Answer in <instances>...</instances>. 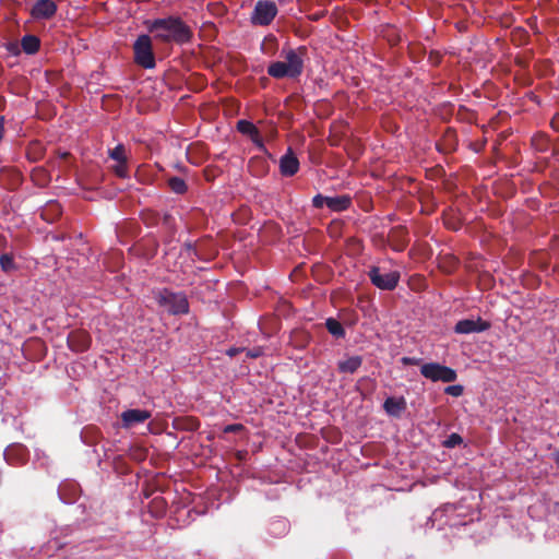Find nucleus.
<instances>
[{
  "label": "nucleus",
  "instance_id": "f257e3e1",
  "mask_svg": "<svg viewBox=\"0 0 559 559\" xmlns=\"http://www.w3.org/2000/svg\"><path fill=\"white\" fill-rule=\"evenodd\" d=\"M147 29L162 43H175L185 45L192 40V28L180 17L169 15L163 19H155L146 23Z\"/></svg>",
  "mask_w": 559,
  "mask_h": 559
},
{
  "label": "nucleus",
  "instance_id": "f03ea898",
  "mask_svg": "<svg viewBox=\"0 0 559 559\" xmlns=\"http://www.w3.org/2000/svg\"><path fill=\"white\" fill-rule=\"evenodd\" d=\"M281 57L285 61H274L267 67V74L274 79H297L299 78L305 68V59L308 57V48L299 46L297 48H283Z\"/></svg>",
  "mask_w": 559,
  "mask_h": 559
},
{
  "label": "nucleus",
  "instance_id": "7ed1b4c3",
  "mask_svg": "<svg viewBox=\"0 0 559 559\" xmlns=\"http://www.w3.org/2000/svg\"><path fill=\"white\" fill-rule=\"evenodd\" d=\"M155 300L170 314L178 316L189 312V301L185 293H174L164 288L156 294Z\"/></svg>",
  "mask_w": 559,
  "mask_h": 559
},
{
  "label": "nucleus",
  "instance_id": "20e7f679",
  "mask_svg": "<svg viewBox=\"0 0 559 559\" xmlns=\"http://www.w3.org/2000/svg\"><path fill=\"white\" fill-rule=\"evenodd\" d=\"M133 60L143 69H153L156 66L152 39L148 35L138 36L133 44Z\"/></svg>",
  "mask_w": 559,
  "mask_h": 559
},
{
  "label": "nucleus",
  "instance_id": "39448f33",
  "mask_svg": "<svg viewBox=\"0 0 559 559\" xmlns=\"http://www.w3.org/2000/svg\"><path fill=\"white\" fill-rule=\"evenodd\" d=\"M278 13L277 5L272 0H258L250 14V23L254 26L270 25Z\"/></svg>",
  "mask_w": 559,
  "mask_h": 559
},
{
  "label": "nucleus",
  "instance_id": "423d86ee",
  "mask_svg": "<svg viewBox=\"0 0 559 559\" xmlns=\"http://www.w3.org/2000/svg\"><path fill=\"white\" fill-rule=\"evenodd\" d=\"M420 373L423 377L433 382L441 381L444 383H450L454 382L457 378V373L454 369L438 362L424 364L420 367Z\"/></svg>",
  "mask_w": 559,
  "mask_h": 559
},
{
  "label": "nucleus",
  "instance_id": "0eeeda50",
  "mask_svg": "<svg viewBox=\"0 0 559 559\" xmlns=\"http://www.w3.org/2000/svg\"><path fill=\"white\" fill-rule=\"evenodd\" d=\"M368 276L370 282L378 288L383 290H393L400 281V273L396 271L388 272L385 274L381 273L379 266L370 267L368 272Z\"/></svg>",
  "mask_w": 559,
  "mask_h": 559
},
{
  "label": "nucleus",
  "instance_id": "6e6552de",
  "mask_svg": "<svg viewBox=\"0 0 559 559\" xmlns=\"http://www.w3.org/2000/svg\"><path fill=\"white\" fill-rule=\"evenodd\" d=\"M152 416V413L146 409H140V408H130L121 413L120 419H121V426L124 429H130L135 427L139 424H142L150 419Z\"/></svg>",
  "mask_w": 559,
  "mask_h": 559
},
{
  "label": "nucleus",
  "instance_id": "1a4fd4ad",
  "mask_svg": "<svg viewBox=\"0 0 559 559\" xmlns=\"http://www.w3.org/2000/svg\"><path fill=\"white\" fill-rule=\"evenodd\" d=\"M67 344L72 352L83 353L91 346V336L84 330H74L68 334Z\"/></svg>",
  "mask_w": 559,
  "mask_h": 559
},
{
  "label": "nucleus",
  "instance_id": "9d476101",
  "mask_svg": "<svg viewBox=\"0 0 559 559\" xmlns=\"http://www.w3.org/2000/svg\"><path fill=\"white\" fill-rule=\"evenodd\" d=\"M58 7L52 0H37L32 9L31 15L34 20H50L57 13Z\"/></svg>",
  "mask_w": 559,
  "mask_h": 559
},
{
  "label": "nucleus",
  "instance_id": "9b49d317",
  "mask_svg": "<svg viewBox=\"0 0 559 559\" xmlns=\"http://www.w3.org/2000/svg\"><path fill=\"white\" fill-rule=\"evenodd\" d=\"M489 328L490 323L484 321L481 318H478L477 320L463 319L456 322L454 332L456 334L480 333L487 331Z\"/></svg>",
  "mask_w": 559,
  "mask_h": 559
},
{
  "label": "nucleus",
  "instance_id": "f8f14e48",
  "mask_svg": "<svg viewBox=\"0 0 559 559\" xmlns=\"http://www.w3.org/2000/svg\"><path fill=\"white\" fill-rule=\"evenodd\" d=\"M299 170V160L292 148L280 158V171L284 177H292Z\"/></svg>",
  "mask_w": 559,
  "mask_h": 559
},
{
  "label": "nucleus",
  "instance_id": "ddd939ff",
  "mask_svg": "<svg viewBox=\"0 0 559 559\" xmlns=\"http://www.w3.org/2000/svg\"><path fill=\"white\" fill-rule=\"evenodd\" d=\"M237 130L250 138V140L259 147L264 148L263 139L260 134L259 129L248 120H239L237 121Z\"/></svg>",
  "mask_w": 559,
  "mask_h": 559
},
{
  "label": "nucleus",
  "instance_id": "4468645a",
  "mask_svg": "<svg viewBox=\"0 0 559 559\" xmlns=\"http://www.w3.org/2000/svg\"><path fill=\"white\" fill-rule=\"evenodd\" d=\"M390 246L394 251L401 252L403 251L407 243V230L405 227L397 226L391 229L389 234Z\"/></svg>",
  "mask_w": 559,
  "mask_h": 559
},
{
  "label": "nucleus",
  "instance_id": "2eb2a0df",
  "mask_svg": "<svg viewBox=\"0 0 559 559\" xmlns=\"http://www.w3.org/2000/svg\"><path fill=\"white\" fill-rule=\"evenodd\" d=\"M407 407L406 401L403 396L388 397L383 403L385 413L392 417L399 418Z\"/></svg>",
  "mask_w": 559,
  "mask_h": 559
},
{
  "label": "nucleus",
  "instance_id": "dca6fc26",
  "mask_svg": "<svg viewBox=\"0 0 559 559\" xmlns=\"http://www.w3.org/2000/svg\"><path fill=\"white\" fill-rule=\"evenodd\" d=\"M457 147V135L455 130L448 128L442 136L440 143H437V148L442 153H451Z\"/></svg>",
  "mask_w": 559,
  "mask_h": 559
},
{
  "label": "nucleus",
  "instance_id": "f3484780",
  "mask_svg": "<svg viewBox=\"0 0 559 559\" xmlns=\"http://www.w3.org/2000/svg\"><path fill=\"white\" fill-rule=\"evenodd\" d=\"M352 206V197L348 194L329 197L328 207L333 212H344Z\"/></svg>",
  "mask_w": 559,
  "mask_h": 559
},
{
  "label": "nucleus",
  "instance_id": "a211bd4d",
  "mask_svg": "<svg viewBox=\"0 0 559 559\" xmlns=\"http://www.w3.org/2000/svg\"><path fill=\"white\" fill-rule=\"evenodd\" d=\"M362 364L361 356H352L345 360L338 361L337 370L341 373H355Z\"/></svg>",
  "mask_w": 559,
  "mask_h": 559
},
{
  "label": "nucleus",
  "instance_id": "6ab92c4d",
  "mask_svg": "<svg viewBox=\"0 0 559 559\" xmlns=\"http://www.w3.org/2000/svg\"><path fill=\"white\" fill-rule=\"evenodd\" d=\"M21 46L25 53L34 55L40 48V40L35 35H25L21 39Z\"/></svg>",
  "mask_w": 559,
  "mask_h": 559
},
{
  "label": "nucleus",
  "instance_id": "aec40b11",
  "mask_svg": "<svg viewBox=\"0 0 559 559\" xmlns=\"http://www.w3.org/2000/svg\"><path fill=\"white\" fill-rule=\"evenodd\" d=\"M531 143L537 152L545 153L550 147V138L544 132H537L532 136Z\"/></svg>",
  "mask_w": 559,
  "mask_h": 559
},
{
  "label": "nucleus",
  "instance_id": "412c9836",
  "mask_svg": "<svg viewBox=\"0 0 559 559\" xmlns=\"http://www.w3.org/2000/svg\"><path fill=\"white\" fill-rule=\"evenodd\" d=\"M289 528V522L286 519H275L270 522L269 531L275 537H281L287 533Z\"/></svg>",
  "mask_w": 559,
  "mask_h": 559
},
{
  "label": "nucleus",
  "instance_id": "4be33fe9",
  "mask_svg": "<svg viewBox=\"0 0 559 559\" xmlns=\"http://www.w3.org/2000/svg\"><path fill=\"white\" fill-rule=\"evenodd\" d=\"M325 328L329 331L331 335H333L336 338H343L345 337V330L340 321H337L334 318H328L325 321Z\"/></svg>",
  "mask_w": 559,
  "mask_h": 559
},
{
  "label": "nucleus",
  "instance_id": "5701e85b",
  "mask_svg": "<svg viewBox=\"0 0 559 559\" xmlns=\"http://www.w3.org/2000/svg\"><path fill=\"white\" fill-rule=\"evenodd\" d=\"M108 156L116 163L129 162V154L123 144H118L114 148H109Z\"/></svg>",
  "mask_w": 559,
  "mask_h": 559
},
{
  "label": "nucleus",
  "instance_id": "b1692460",
  "mask_svg": "<svg viewBox=\"0 0 559 559\" xmlns=\"http://www.w3.org/2000/svg\"><path fill=\"white\" fill-rule=\"evenodd\" d=\"M167 182L170 190L176 194H183L188 190L186 181L180 177H170Z\"/></svg>",
  "mask_w": 559,
  "mask_h": 559
},
{
  "label": "nucleus",
  "instance_id": "393cba45",
  "mask_svg": "<svg viewBox=\"0 0 559 559\" xmlns=\"http://www.w3.org/2000/svg\"><path fill=\"white\" fill-rule=\"evenodd\" d=\"M0 266L3 272H11L16 270V264L14 262L13 255L9 253H3L0 255Z\"/></svg>",
  "mask_w": 559,
  "mask_h": 559
},
{
  "label": "nucleus",
  "instance_id": "a878e982",
  "mask_svg": "<svg viewBox=\"0 0 559 559\" xmlns=\"http://www.w3.org/2000/svg\"><path fill=\"white\" fill-rule=\"evenodd\" d=\"M183 250L187 252L188 257L194 261L198 260H204L203 254L199 251L197 246L190 241H187L183 243Z\"/></svg>",
  "mask_w": 559,
  "mask_h": 559
},
{
  "label": "nucleus",
  "instance_id": "bb28decb",
  "mask_svg": "<svg viewBox=\"0 0 559 559\" xmlns=\"http://www.w3.org/2000/svg\"><path fill=\"white\" fill-rule=\"evenodd\" d=\"M129 162L116 163L111 166V170L119 178H128L129 177Z\"/></svg>",
  "mask_w": 559,
  "mask_h": 559
},
{
  "label": "nucleus",
  "instance_id": "cd10ccee",
  "mask_svg": "<svg viewBox=\"0 0 559 559\" xmlns=\"http://www.w3.org/2000/svg\"><path fill=\"white\" fill-rule=\"evenodd\" d=\"M463 442L462 437L459 433H451L448 439L443 442L445 448H454Z\"/></svg>",
  "mask_w": 559,
  "mask_h": 559
},
{
  "label": "nucleus",
  "instance_id": "c85d7f7f",
  "mask_svg": "<svg viewBox=\"0 0 559 559\" xmlns=\"http://www.w3.org/2000/svg\"><path fill=\"white\" fill-rule=\"evenodd\" d=\"M463 386L461 384L449 385L444 389V392L451 396L459 397L463 394Z\"/></svg>",
  "mask_w": 559,
  "mask_h": 559
},
{
  "label": "nucleus",
  "instance_id": "c756f323",
  "mask_svg": "<svg viewBox=\"0 0 559 559\" xmlns=\"http://www.w3.org/2000/svg\"><path fill=\"white\" fill-rule=\"evenodd\" d=\"M328 200H329V197H324V195H322L320 193L316 194L312 198V205L316 209H322L324 205L328 206Z\"/></svg>",
  "mask_w": 559,
  "mask_h": 559
},
{
  "label": "nucleus",
  "instance_id": "7c9ffc66",
  "mask_svg": "<svg viewBox=\"0 0 559 559\" xmlns=\"http://www.w3.org/2000/svg\"><path fill=\"white\" fill-rule=\"evenodd\" d=\"M401 361L404 366H417L420 364L421 360L420 358L405 356L402 357Z\"/></svg>",
  "mask_w": 559,
  "mask_h": 559
},
{
  "label": "nucleus",
  "instance_id": "2f4dec72",
  "mask_svg": "<svg viewBox=\"0 0 559 559\" xmlns=\"http://www.w3.org/2000/svg\"><path fill=\"white\" fill-rule=\"evenodd\" d=\"M245 427L243 425L241 424H231V425H227L225 428H224V432L225 433H231V432H238V431H241L243 430Z\"/></svg>",
  "mask_w": 559,
  "mask_h": 559
},
{
  "label": "nucleus",
  "instance_id": "473e14b6",
  "mask_svg": "<svg viewBox=\"0 0 559 559\" xmlns=\"http://www.w3.org/2000/svg\"><path fill=\"white\" fill-rule=\"evenodd\" d=\"M550 126H551V128H552L555 131L559 132V114H556V115L552 117V119H551V121H550Z\"/></svg>",
  "mask_w": 559,
  "mask_h": 559
},
{
  "label": "nucleus",
  "instance_id": "72a5a7b5",
  "mask_svg": "<svg viewBox=\"0 0 559 559\" xmlns=\"http://www.w3.org/2000/svg\"><path fill=\"white\" fill-rule=\"evenodd\" d=\"M261 355V349H251V350H248L247 353V356L251 357V358H257Z\"/></svg>",
  "mask_w": 559,
  "mask_h": 559
},
{
  "label": "nucleus",
  "instance_id": "f704fd0d",
  "mask_svg": "<svg viewBox=\"0 0 559 559\" xmlns=\"http://www.w3.org/2000/svg\"><path fill=\"white\" fill-rule=\"evenodd\" d=\"M3 134H4V118L1 116L0 117V142L3 139Z\"/></svg>",
  "mask_w": 559,
  "mask_h": 559
},
{
  "label": "nucleus",
  "instance_id": "c9c22d12",
  "mask_svg": "<svg viewBox=\"0 0 559 559\" xmlns=\"http://www.w3.org/2000/svg\"><path fill=\"white\" fill-rule=\"evenodd\" d=\"M163 221H164V224L170 225V223L173 222V216L170 214H165L163 217Z\"/></svg>",
  "mask_w": 559,
  "mask_h": 559
},
{
  "label": "nucleus",
  "instance_id": "e433bc0d",
  "mask_svg": "<svg viewBox=\"0 0 559 559\" xmlns=\"http://www.w3.org/2000/svg\"><path fill=\"white\" fill-rule=\"evenodd\" d=\"M552 460L554 462L557 464V466L559 467V449L556 450L554 453H552Z\"/></svg>",
  "mask_w": 559,
  "mask_h": 559
},
{
  "label": "nucleus",
  "instance_id": "4c0bfd02",
  "mask_svg": "<svg viewBox=\"0 0 559 559\" xmlns=\"http://www.w3.org/2000/svg\"><path fill=\"white\" fill-rule=\"evenodd\" d=\"M237 352H238V349H236V348H230V349L227 352V354H228L229 356H231V357H233V356H235V355L237 354Z\"/></svg>",
  "mask_w": 559,
  "mask_h": 559
},
{
  "label": "nucleus",
  "instance_id": "58836bf2",
  "mask_svg": "<svg viewBox=\"0 0 559 559\" xmlns=\"http://www.w3.org/2000/svg\"><path fill=\"white\" fill-rule=\"evenodd\" d=\"M69 156H70L69 152H63L62 154H60V157L63 159H67Z\"/></svg>",
  "mask_w": 559,
  "mask_h": 559
},
{
  "label": "nucleus",
  "instance_id": "ea45409f",
  "mask_svg": "<svg viewBox=\"0 0 559 559\" xmlns=\"http://www.w3.org/2000/svg\"><path fill=\"white\" fill-rule=\"evenodd\" d=\"M438 61H439V57L437 56L436 58H433V61H432V62H433L435 64H437V63H438Z\"/></svg>",
  "mask_w": 559,
  "mask_h": 559
},
{
  "label": "nucleus",
  "instance_id": "a19ab883",
  "mask_svg": "<svg viewBox=\"0 0 559 559\" xmlns=\"http://www.w3.org/2000/svg\"><path fill=\"white\" fill-rule=\"evenodd\" d=\"M438 61H439V57L437 56L436 58H433V61H432V62H433L435 64H437V63H438Z\"/></svg>",
  "mask_w": 559,
  "mask_h": 559
}]
</instances>
